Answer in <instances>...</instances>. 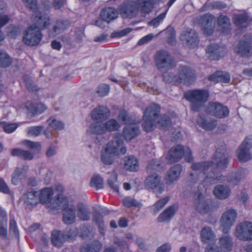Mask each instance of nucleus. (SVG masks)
<instances>
[{
    "instance_id": "1",
    "label": "nucleus",
    "mask_w": 252,
    "mask_h": 252,
    "mask_svg": "<svg viewBox=\"0 0 252 252\" xmlns=\"http://www.w3.org/2000/svg\"><path fill=\"white\" fill-rule=\"evenodd\" d=\"M32 20L33 24L26 31L23 41L28 45L35 46L39 43L42 38L40 30L47 29L50 25V20L47 15L36 11H34Z\"/></svg>"
},
{
    "instance_id": "2",
    "label": "nucleus",
    "mask_w": 252,
    "mask_h": 252,
    "mask_svg": "<svg viewBox=\"0 0 252 252\" xmlns=\"http://www.w3.org/2000/svg\"><path fill=\"white\" fill-rule=\"evenodd\" d=\"M113 138L112 140L103 146L101 151V160L105 164H113L115 161L114 156L123 155L126 152L122 134L116 133L113 135Z\"/></svg>"
},
{
    "instance_id": "3",
    "label": "nucleus",
    "mask_w": 252,
    "mask_h": 252,
    "mask_svg": "<svg viewBox=\"0 0 252 252\" xmlns=\"http://www.w3.org/2000/svg\"><path fill=\"white\" fill-rule=\"evenodd\" d=\"M154 0H135L124 3L119 8L120 14L124 18H131L139 12L146 13L151 12L153 8Z\"/></svg>"
},
{
    "instance_id": "4",
    "label": "nucleus",
    "mask_w": 252,
    "mask_h": 252,
    "mask_svg": "<svg viewBox=\"0 0 252 252\" xmlns=\"http://www.w3.org/2000/svg\"><path fill=\"white\" fill-rule=\"evenodd\" d=\"M38 192L39 202L46 205L52 212H55L56 208L66 204L67 198L62 194H59L55 199L53 198L54 190L51 188H45Z\"/></svg>"
},
{
    "instance_id": "5",
    "label": "nucleus",
    "mask_w": 252,
    "mask_h": 252,
    "mask_svg": "<svg viewBox=\"0 0 252 252\" xmlns=\"http://www.w3.org/2000/svg\"><path fill=\"white\" fill-rule=\"evenodd\" d=\"M120 124L114 119H111L105 123H90L88 126L87 133L89 134L101 135L107 131L112 132L118 130Z\"/></svg>"
},
{
    "instance_id": "6",
    "label": "nucleus",
    "mask_w": 252,
    "mask_h": 252,
    "mask_svg": "<svg viewBox=\"0 0 252 252\" xmlns=\"http://www.w3.org/2000/svg\"><path fill=\"white\" fill-rule=\"evenodd\" d=\"M209 94L204 90H194L188 92L186 97L191 102V108L194 111H199L208 100Z\"/></svg>"
},
{
    "instance_id": "7",
    "label": "nucleus",
    "mask_w": 252,
    "mask_h": 252,
    "mask_svg": "<svg viewBox=\"0 0 252 252\" xmlns=\"http://www.w3.org/2000/svg\"><path fill=\"white\" fill-rule=\"evenodd\" d=\"M213 162L211 161L194 162L191 165L192 171L189 177L190 184L196 183L202 177L206 174V171L212 166Z\"/></svg>"
},
{
    "instance_id": "8",
    "label": "nucleus",
    "mask_w": 252,
    "mask_h": 252,
    "mask_svg": "<svg viewBox=\"0 0 252 252\" xmlns=\"http://www.w3.org/2000/svg\"><path fill=\"white\" fill-rule=\"evenodd\" d=\"M158 163L156 158L152 159L148 163L147 171L149 174L144 184L149 190H153L158 187Z\"/></svg>"
},
{
    "instance_id": "9",
    "label": "nucleus",
    "mask_w": 252,
    "mask_h": 252,
    "mask_svg": "<svg viewBox=\"0 0 252 252\" xmlns=\"http://www.w3.org/2000/svg\"><path fill=\"white\" fill-rule=\"evenodd\" d=\"M158 106L153 104L148 107L144 112L143 127L147 132H150L155 127L156 120L157 119Z\"/></svg>"
},
{
    "instance_id": "10",
    "label": "nucleus",
    "mask_w": 252,
    "mask_h": 252,
    "mask_svg": "<svg viewBox=\"0 0 252 252\" xmlns=\"http://www.w3.org/2000/svg\"><path fill=\"white\" fill-rule=\"evenodd\" d=\"M234 52L241 57L249 58L252 57V46L250 38L244 36L234 48Z\"/></svg>"
},
{
    "instance_id": "11",
    "label": "nucleus",
    "mask_w": 252,
    "mask_h": 252,
    "mask_svg": "<svg viewBox=\"0 0 252 252\" xmlns=\"http://www.w3.org/2000/svg\"><path fill=\"white\" fill-rule=\"evenodd\" d=\"M237 211L233 209L226 210L222 215L220 220V227L222 232H228L237 218Z\"/></svg>"
},
{
    "instance_id": "12",
    "label": "nucleus",
    "mask_w": 252,
    "mask_h": 252,
    "mask_svg": "<svg viewBox=\"0 0 252 252\" xmlns=\"http://www.w3.org/2000/svg\"><path fill=\"white\" fill-rule=\"evenodd\" d=\"M235 236L242 241L252 240V223L244 221L237 225L235 228Z\"/></svg>"
},
{
    "instance_id": "13",
    "label": "nucleus",
    "mask_w": 252,
    "mask_h": 252,
    "mask_svg": "<svg viewBox=\"0 0 252 252\" xmlns=\"http://www.w3.org/2000/svg\"><path fill=\"white\" fill-rule=\"evenodd\" d=\"M213 159L217 168L220 171H224L227 167L229 162L228 154L225 148L222 147L218 148Z\"/></svg>"
},
{
    "instance_id": "14",
    "label": "nucleus",
    "mask_w": 252,
    "mask_h": 252,
    "mask_svg": "<svg viewBox=\"0 0 252 252\" xmlns=\"http://www.w3.org/2000/svg\"><path fill=\"white\" fill-rule=\"evenodd\" d=\"M173 58L165 50L158 51V69L165 71L171 69L175 66Z\"/></svg>"
},
{
    "instance_id": "15",
    "label": "nucleus",
    "mask_w": 252,
    "mask_h": 252,
    "mask_svg": "<svg viewBox=\"0 0 252 252\" xmlns=\"http://www.w3.org/2000/svg\"><path fill=\"white\" fill-rule=\"evenodd\" d=\"M63 210V220L66 224H70L74 222L76 217V207L73 204H69L67 200L66 204L63 206H60L55 209V211Z\"/></svg>"
},
{
    "instance_id": "16",
    "label": "nucleus",
    "mask_w": 252,
    "mask_h": 252,
    "mask_svg": "<svg viewBox=\"0 0 252 252\" xmlns=\"http://www.w3.org/2000/svg\"><path fill=\"white\" fill-rule=\"evenodd\" d=\"M110 116L109 110L103 106H97L93 109L90 114V118L94 121L93 123H102Z\"/></svg>"
},
{
    "instance_id": "17",
    "label": "nucleus",
    "mask_w": 252,
    "mask_h": 252,
    "mask_svg": "<svg viewBox=\"0 0 252 252\" xmlns=\"http://www.w3.org/2000/svg\"><path fill=\"white\" fill-rule=\"evenodd\" d=\"M226 48L217 44H211L207 47L206 54L211 60H218L225 56Z\"/></svg>"
},
{
    "instance_id": "18",
    "label": "nucleus",
    "mask_w": 252,
    "mask_h": 252,
    "mask_svg": "<svg viewBox=\"0 0 252 252\" xmlns=\"http://www.w3.org/2000/svg\"><path fill=\"white\" fill-rule=\"evenodd\" d=\"M181 39L186 46L190 48L196 47L199 41L198 33L191 29L184 31L181 35Z\"/></svg>"
},
{
    "instance_id": "19",
    "label": "nucleus",
    "mask_w": 252,
    "mask_h": 252,
    "mask_svg": "<svg viewBox=\"0 0 252 252\" xmlns=\"http://www.w3.org/2000/svg\"><path fill=\"white\" fill-rule=\"evenodd\" d=\"M178 82L189 85L193 82L194 73L192 70L186 65L180 66L178 68Z\"/></svg>"
},
{
    "instance_id": "20",
    "label": "nucleus",
    "mask_w": 252,
    "mask_h": 252,
    "mask_svg": "<svg viewBox=\"0 0 252 252\" xmlns=\"http://www.w3.org/2000/svg\"><path fill=\"white\" fill-rule=\"evenodd\" d=\"M208 110L213 116L218 118H224L229 115L228 108L219 102H210Z\"/></svg>"
},
{
    "instance_id": "21",
    "label": "nucleus",
    "mask_w": 252,
    "mask_h": 252,
    "mask_svg": "<svg viewBox=\"0 0 252 252\" xmlns=\"http://www.w3.org/2000/svg\"><path fill=\"white\" fill-rule=\"evenodd\" d=\"M252 147V143L251 141H248L246 139L239 146L238 158L241 161L246 162L252 158V154L250 152V149Z\"/></svg>"
},
{
    "instance_id": "22",
    "label": "nucleus",
    "mask_w": 252,
    "mask_h": 252,
    "mask_svg": "<svg viewBox=\"0 0 252 252\" xmlns=\"http://www.w3.org/2000/svg\"><path fill=\"white\" fill-rule=\"evenodd\" d=\"M211 202L206 199L201 193H199L194 201V207L199 213L205 214L211 210Z\"/></svg>"
},
{
    "instance_id": "23",
    "label": "nucleus",
    "mask_w": 252,
    "mask_h": 252,
    "mask_svg": "<svg viewBox=\"0 0 252 252\" xmlns=\"http://www.w3.org/2000/svg\"><path fill=\"white\" fill-rule=\"evenodd\" d=\"M184 154V148L181 145L172 147L169 151L166 158L170 163L178 162Z\"/></svg>"
},
{
    "instance_id": "24",
    "label": "nucleus",
    "mask_w": 252,
    "mask_h": 252,
    "mask_svg": "<svg viewBox=\"0 0 252 252\" xmlns=\"http://www.w3.org/2000/svg\"><path fill=\"white\" fill-rule=\"evenodd\" d=\"M29 171V166L24 165L22 167H16L11 175V183L17 185L26 177Z\"/></svg>"
},
{
    "instance_id": "25",
    "label": "nucleus",
    "mask_w": 252,
    "mask_h": 252,
    "mask_svg": "<svg viewBox=\"0 0 252 252\" xmlns=\"http://www.w3.org/2000/svg\"><path fill=\"white\" fill-rule=\"evenodd\" d=\"M223 233L219 239V247L222 252H231L233 247V238L228 232Z\"/></svg>"
},
{
    "instance_id": "26",
    "label": "nucleus",
    "mask_w": 252,
    "mask_h": 252,
    "mask_svg": "<svg viewBox=\"0 0 252 252\" xmlns=\"http://www.w3.org/2000/svg\"><path fill=\"white\" fill-rule=\"evenodd\" d=\"M123 165L124 169L129 172H136L139 167L138 159L132 155L124 158Z\"/></svg>"
},
{
    "instance_id": "27",
    "label": "nucleus",
    "mask_w": 252,
    "mask_h": 252,
    "mask_svg": "<svg viewBox=\"0 0 252 252\" xmlns=\"http://www.w3.org/2000/svg\"><path fill=\"white\" fill-rule=\"evenodd\" d=\"M201 24L203 27L204 32L211 35L214 31V17L210 14H205L201 17Z\"/></svg>"
},
{
    "instance_id": "28",
    "label": "nucleus",
    "mask_w": 252,
    "mask_h": 252,
    "mask_svg": "<svg viewBox=\"0 0 252 252\" xmlns=\"http://www.w3.org/2000/svg\"><path fill=\"white\" fill-rule=\"evenodd\" d=\"M182 171V166L180 164H177L171 167L167 171L166 178V184L168 185L172 184L177 180Z\"/></svg>"
},
{
    "instance_id": "29",
    "label": "nucleus",
    "mask_w": 252,
    "mask_h": 252,
    "mask_svg": "<svg viewBox=\"0 0 252 252\" xmlns=\"http://www.w3.org/2000/svg\"><path fill=\"white\" fill-rule=\"evenodd\" d=\"M248 173V171L247 169L239 168L237 171L232 172L227 176V181L233 185H236L246 176Z\"/></svg>"
},
{
    "instance_id": "30",
    "label": "nucleus",
    "mask_w": 252,
    "mask_h": 252,
    "mask_svg": "<svg viewBox=\"0 0 252 252\" xmlns=\"http://www.w3.org/2000/svg\"><path fill=\"white\" fill-rule=\"evenodd\" d=\"M200 238L204 244L215 243L216 236L212 228L209 226L203 227L200 231Z\"/></svg>"
},
{
    "instance_id": "31",
    "label": "nucleus",
    "mask_w": 252,
    "mask_h": 252,
    "mask_svg": "<svg viewBox=\"0 0 252 252\" xmlns=\"http://www.w3.org/2000/svg\"><path fill=\"white\" fill-rule=\"evenodd\" d=\"M198 125L202 128L211 131L216 127L217 121L214 119L200 117L197 121Z\"/></svg>"
},
{
    "instance_id": "32",
    "label": "nucleus",
    "mask_w": 252,
    "mask_h": 252,
    "mask_svg": "<svg viewBox=\"0 0 252 252\" xmlns=\"http://www.w3.org/2000/svg\"><path fill=\"white\" fill-rule=\"evenodd\" d=\"M217 24L220 29L224 33H228L231 30L229 18L226 15L220 14L217 19Z\"/></svg>"
},
{
    "instance_id": "33",
    "label": "nucleus",
    "mask_w": 252,
    "mask_h": 252,
    "mask_svg": "<svg viewBox=\"0 0 252 252\" xmlns=\"http://www.w3.org/2000/svg\"><path fill=\"white\" fill-rule=\"evenodd\" d=\"M208 79L215 83L221 82L224 83H228L230 81V76L227 72L217 71L208 77Z\"/></svg>"
},
{
    "instance_id": "34",
    "label": "nucleus",
    "mask_w": 252,
    "mask_h": 252,
    "mask_svg": "<svg viewBox=\"0 0 252 252\" xmlns=\"http://www.w3.org/2000/svg\"><path fill=\"white\" fill-rule=\"evenodd\" d=\"M213 192L217 198L220 199H224L229 196L231 189L227 186L219 185L214 188Z\"/></svg>"
},
{
    "instance_id": "35",
    "label": "nucleus",
    "mask_w": 252,
    "mask_h": 252,
    "mask_svg": "<svg viewBox=\"0 0 252 252\" xmlns=\"http://www.w3.org/2000/svg\"><path fill=\"white\" fill-rule=\"evenodd\" d=\"M118 16V13L115 9L108 7L102 9L100 13V17L103 20L109 23L116 19Z\"/></svg>"
},
{
    "instance_id": "36",
    "label": "nucleus",
    "mask_w": 252,
    "mask_h": 252,
    "mask_svg": "<svg viewBox=\"0 0 252 252\" xmlns=\"http://www.w3.org/2000/svg\"><path fill=\"white\" fill-rule=\"evenodd\" d=\"M23 200L27 206L37 204L39 202L38 192L32 191L27 192L23 197Z\"/></svg>"
},
{
    "instance_id": "37",
    "label": "nucleus",
    "mask_w": 252,
    "mask_h": 252,
    "mask_svg": "<svg viewBox=\"0 0 252 252\" xmlns=\"http://www.w3.org/2000/svg\"><path fill=\"white\" fill-rule=\"evenodd\" d=\"M177 207L175 205L169 206L159 215L158 220L162 222H168L173 218L177 210Z\"/></svg>"
},
{
    "instance_id": "38",
    "label": "nucleus",
    "mask_w": 252,
    "mask_h": 252,
    "mask_svg": "<svg viewBox=\"0 0 252 252\" xmlns=\"http://www.w3.org/2000/svg\"><path fill=\"white\" fill-rule=\"evenodd\" d=\"M64 235L58 231H54L52 235V242L53 244L57 247H61L66 239H69V237H66Z\"/></svg>"
},
{
    "instance_id": "39",
    "label": "nucleus",
    "mask_w": 252,
    "mask_h": 252,
    "mask_svg": "<svg viewBox=\"0 0 252 252\" xmlns=\"http://www.w3.org/2000/svg\"><path fill=\"white\" fill-rule=\"evenodd\" d=\"M139 132V127L135 125L127 126L123 130L124 136L126 141H130L132 138L137 136Z\"/></svg>"
},
{
    "instance_id": "40",
    "label": "nucleus",
    "mask_w": 252,
    "mask_h": 252,
    "mask_svg": "<svg viewBox=\"0 0 252 252\" xmlns=\"http://www.w3.org/2000/svg\"><path fill=\"white\" fill-rule=\"evenodd\" d=\"M77 208L78 210V217L80 220L83 221H86L90 219V213L85 205L79 203L78 204Z\"/></svg>"
},
{
    "instance_id": "41",
    "label": "nucleus",
    "mask_w": 252,
    "mask_h": 252,
    "mask_svg": "<svg viewBox=\"0 0 252 252\" xmlns=\"http://www.w3.org/2000/svg\"><path fill=\"white\" fill-rule=\"evenodd\" d=\"M224 178L221 175L215 173L214 172H210L203 176L204 181L210 184H215L219 181H223L224 180Z\"/></svg>"
},
{
    "instance_id": "42",
    "label": "nucleus",
    "mask_w": 252,
    "mask_h": 252,
    "mask_svg": "<svg viewBox=\"0 0 252 252\" xmlns=\"http://www.w3.org/2000/svg\"><path fill=\"white\" fill-rule=\"evenodd\" d=\"M234 23L241 28H247L249 22L247 16L244 14H236L233 18Z\"/></svg>"
},
{
    "instance_id": "43",
    "label": "nucleus",
    "mask_w": 252,
    "mask_h": 252,
    "mask_svg": "<svg viewBox=\"0 0 252 252\" xmlns=\"http://www.w3.org/2000/svg\"><path fill=\"white\" fill-rule=\"evenodd\" d=\"M48 127L55 130H61L64 128V124L54 117H50L47 120Z\"/></svg>"
},
{
    "instance_id": "44",
    "label": "nucleus",
    "mask_w": 252,
    "mask_h": 252,
    "mask_svg": "<svg viewBox=\"0 0 252 252\" xmlns=\"http://www.w3.org/2000/svg\"><path fill=\"white\" fill-rule=\"evenodd\" d=\"M102 248V244L99 241H95L90 245L83 246L81 252H99Z\"/></svg>"
},
{
    "instance_id": "45",
    "label": "nucleus",
    "mask_w": 252,
    "mask_h": 252,
    "mask_svg": "<svg viewBox=\"0 0 252 252\" xmlns=\"http://www.w3.org/2000/svg\"><path fill=\"white\" fill-rule=\"evenodd\" d=\"M118 175L115 172L111 173L109 178L107 180L108 186L114 191L118 192L119 188L118 182Z\"/></svg>"
},
{
    "instance_id": "46",
    "label": "nucleus",
    "mask_w": 252,
    "mask_h": 252,
    "mask_svg": "<svg viewBox=\"0 0 252 252\" xmlns=\"http://www.w3.org/2000/svg\"><path fill=\"white\" fill-rule=\"evenodd\" d=\"M90 186L96 189H101L103 188V179L99 175H94L90 181Z\"/></svg>"
},
{
    "instance_id": "47",
    "label": "nucleus",
    "mask_w": 252,
    "mask_h": 252,
    "mask_svg": "<svg viewBox=\"0 0 252 252\" xmlns=\"http://www.w3.org/2000/svg\"><path fill=\"white\" fill-rule=\"evenodd\" d=\"M164 32L166 34L167 42L172 45L175 44L176 42V35L173 28L169 27L164 31Z\"/></svg>"
},
{
    "instance_id": "48",
    "label": "nucleus",
    "mask_w": 252,
    "mask_h": 252,
    "mask_svg": "<svg viewBox=\"0 0 252 252\" xmlns=\"http://www.w3.org/2000/svg\"><path fill=\"white\" fill-rule=\"evenodd\" d=\"M68 23L67 21H59L54 28V33L52 34L55 36L58 34L62 32L68 26Z\"/></svg>"
},
{
    "instance_id": "49",
    "label": "nucleus",
    "mask_w": 252,
    "mask_h": 252,
    "mask_svg": "<svg viewBox=\"0 0 252 252\" xmlns=\"http://www.w3.org/2000/svg\"><path fill=\"white\" fill-rule=\"evenodd\" d=\"M28 109L33 114H40L46 110V106L42 103H38L27 106Z\"/></svg>"
},
{
    "instance_id": "50",
    "label": "nucleus",
    "mask_w": 252,
    "mask_h": 252,
    "mask_svg": "<svg viewBox=\"0 0 252 252\" xmlns=\"http://www.w3.org/2000/svg\"><path fill=\"white\" fill-rule=\"evenodd\" d=\"M12 154L13 156H19L25 159H31L33 158V155L28 151H22L18 149H15L12 150Z\"/></svg>"
},
{
    "instance_id": "51",
    "label": "nucleus",
    "mask_w": 252,
    "mask_h": 252,
    "mask_svg": "<svg viewBox=\"0 0 252 252\" xmlns=\"http://www.w3.org/2000/svg\"><path fill=\"white\" fill-rule=\"evenodd\" d=\"M158 125H160L161 129L167 130L171 126L169 117L166 115L160 116Z\"/></svg>"
},
{
    "instance_id": "52",
    "label": "nucleus",
    "mask_w": 252,
    "mask_h": 252,
    "mask_svg": "<svg viewBox=\"0 0 252 252\" xmlns=\"http://www.w3.org/2000/svg\"><path fill=\"white\" fill-rule=\"evenodd\" d=\"M11 63V60L7 54L0 50V66L4 67L8 66Z\"/></svg>"
},
{
    "instance_id": "53",
    "label": "nucleus",
    "mask_w": 252,
    "mask_h": 252,
    "mask_svg": "<svg viewBox=\"0 0 252 252\" xmlns=\"http://www.w3.org/2000/svg\"><path fill=\"white\" fill-rule=\"evenodd\" d=\"M123 203L124 206L127 207H131L133 206L140 207L141 206V203L138 201L133 198L129 197L124 198L123 200Z\"/></svg>"
},
{
    "instance_id": "54",
    "label": "nucleus",
    "mask_w": 252,
    "mask_h": 252,
    "mask_svg": "<svg viewBox=\"0 0 252 252\" xmlns=\"http://www.w3.org/2000/svg\"><path fill=\"white\" fill-rule=\"evenodd\" d=\"M23 143L27 147L30 148L35 153H38L41 150V145L38 142L27 140L24 141Z\"/></svg>"
},
{
    "instance_id": "55",
    "label": "nucleus",
    "mask_w": 252,
    "mask_h": 252,
    "mask_svg": "<svg viewBox=\"0 0 252 252\" xmlns=\"http://www.w3.org/2000/svg\"><path fill=\"white\" fill-rule=\"evenodd\" d=\"M19 27L11 25L7 28V35L10 38H15L20 33Z\"/></svg>"
},
{
    "instance_id": "56",
    "label": "nucleus",
    "mask_w": 252,
    "mask_h": 252,
    "mask_svg": "<svg viewBox=\"0 0 252 252\" xmlns=\"http://www.w3.org/2000/svg\"><path fill=\"white\" fill-rule=\"evenodd\" d=\"M109 86L107 84H102L98 86L96 93L99 96H104L109 94Z\"/></svg>"
},
{
    "instance_id": "57",
    "label": "nucleus",
    "mask_w": 252,
    "mask_h": 252,
    "mask_svg": "<svg viewBox=\"0 0 252 252\" xmlns=\"http://www.w3.org/2000/svg\"><path fill=\"white\" fill-rule=\"evenodd\" d=\"M43 129V127L41 126H32L29 127L27 132L29 135L32 136H37L39 135Z\"/></svg>"
},
{
    "instance_id": "58",
    "label": "nucleus",
    "mask_w": 252,
    "mask_h": 252,
    "mask_svg": "<svg viewBox=\"0 0 252 252\" xmlns=\"http://www.w3.org/2000/svg\"><path fill=\"white\" fill-rule=\"evenodd\" d=\"M163 80L165 82H178V78L172 73H164L163 74Z\"/></svg>"
},
{
    "instance_id": "59",
    "label": "nucleus",
    "mask_w": 252,
    "mask_h": 252,
    "mask_svg": "<svg viewBox=\"0 0 252 252\" xmlns=\"http://www.w3.org/2000/svg\"><path fill=\"white\" fill-rule=\"evenodd\" d=\"M118 118L119 121L123 124H126L130 122V118L125 110L121 111Z\"/></svg>"
},
{
    "instance_id": "60",
    "label": "nucleus",
    "mask_w": 252,
    "mask_h": 252,
    "mask_svg": "<svg viewBox=\"0 0 252 252\" xmlns=\"http://www.w3.org/2000/svg\"><path fill=\"white\" fill-rule=\"evenodd\" d=\"M18 127L16 123H7L3 126V129L5 132L10 133L14 131Z\"/></svg>"
},
{
    "instance_id": "61",
    "label": "nucleus",
    "mask_w": 252,
    "mask_h": 252,
    "mask_svg": "<svg viewBox=\"0 0 252 252\" xmlns=\"http://www.w3.org/2000/svg\"><path fill=\"white\" fill-rule=\"evenodd\" d=\"M226 7V4L220 1H217L211 2L209 4V8L211 9H222Z\"/></svg>"
},
{
    "instance_id": "62",
    "label": "nucleus",
    "mask_w": 252,
    "mask_h": 252,
    "mask_svg": "<svg viewBox=\"0 0 252 252\" xmlns=\"http://www.w3.org/2000/svg\"><path fill=\"white\" fill-rule=\"evenodd\" d=\"M93 219L94 221L98 225L100 233L103 234V223L101 219V218L100 217V215L98 214H95L94 216Z\"/></svg>"
},
{
    "instance_id": "63",
    "label": "nucleus",
    "mask_w": 252,
    "mask_h": 252,
    "mask_svg": "<svg viewBox=\"0 0 252 252\" xmlns=\"http://www.w3.org/2000/svg\"><path fill=\"white\" fill-rule=\"evenodd\" d=\"M132 31V29L130 28H127L123 30L114 32L112 34V36L114 37H123L126 36Z\"/></svg>"
},
{
    "instance_id": "64",
    "label": "nucleus",
    "mask_w": 252,
    "mask_h": 252,
    "mask_svg": "<svg viewBox=\"0 0 252 252\" xmlns=\"http://www.w3.org/2000/svg\"><path fill=\"white\" fill-rule=\"evenodd\" d=\"M26 6L33 11L37 9L36 0H23Z\"/></svg>"
}]
</instances>
